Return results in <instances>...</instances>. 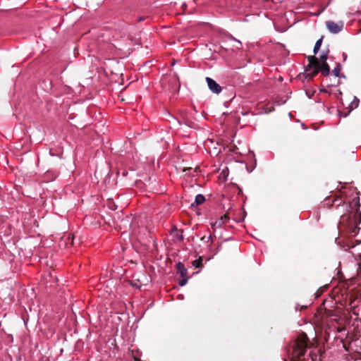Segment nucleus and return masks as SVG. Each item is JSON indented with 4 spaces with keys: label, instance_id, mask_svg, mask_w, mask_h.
<instances>
[{
    "label": "nucleus",
    "instance_id": "obj_4",
    "mask_svg": "<svg viewBox=\"0 0 361 361\" xmlns=\"http://www.w3.org/2000/svg\"><path fill=\"white\" fill-rule=\"evenodd\" d=\"M327 29L334 34L338 33L343 28V22L339 21L338 23H335L331 20L326 21V23Z\"/></svg>",
    "mask_w": 361,
    "mask_h": 361
},
{
    "label": "nucleus",
    "instance_id": "obj_19",
    "mask_svg": "<svg viewBox=\"0 0 361 361\" xmlns=\"http://www.w3.org/2000/svg\"><path fill=\"white\" fill-rule=\"evenodd\" d=\"M192 170V167H188V168H185H185L183 169L182 171L185 173L186 174L190 175V173H188V172H189V171H190Z\"/></svg>",
    "mask_w": 361,
    "mask_h": 361
},
{
    "label": "nucleus",
    "instance_id": "obj_9",
    "mask_svg": "<svg viewBox=\"0 0 361 361\" xmlns=\"http://www.w3.org/2000/svg\"><path fill=\"white\" fill-rule=\"evenodd\" d=\"M341 71V65L340 63H338L336 65V66L334 68V70L332 71V73L336 78H340V77L344 78L345 76L340 73Z\"/></svg>",
    "mask_w": 361,
    "mask_h": 361
},
{
    "label": "nucleus",
    "instance_id": "obj_11",
    "mask_svg": "<svg viewBox=\"0 0 361 361\" xmlns=\"http://www.w3.org/2000/svg\"><path fill=\"white\" fill-rule=\"evenodd\" d=\"M204 201H205L204 197L202 195L199 194V195H196V197H195V204L196 205H200V204H202V203H204ZM193 206H194V203H192L191 204V207H193Z\"/></svg>",
    "mask_w": 361,
    "mask_h": 361
},
{
    "label": "nucleus",
    "instance_id": "obj_3",
    "mask_svg": "<svg viewBox=\"0 0 361 361\" xmlns=\"http://www.w3.org/2000/svg\"><path fill=\"white\" fill-rule=\"evenodd\" d=\"M176 268L177 272L180 274V277L182 278V279L180 280V281H179V285L180 286H183L187 283L188 280V277L187 276L188 271H187L186 268L185 267L184 264L180 262H178L176 264Z\"/></svg>",
    "mask_w": 361,
    "mask_h": 361
},
{
    "label": "nucleus",
    "instance_id": "obj_17",
    "mask_svg": "<svg viewBox=\"0 0 361 361\" xmlns=\"http://www.w3.org/2000/svg\"><path fill=\"white\" fill-rule=\"evenodd\" d=\"M73 239H74V235L69 234L68 238H67L66 243L67 244L70 243L71 245H73Z\"/></svg>",
    "mask_w": 361,
    "mask_h": 361
},
{
    "label": "nucleus",
    "instance_id": "obj_13",
    "mask_svg": "<svg viewBox=\"0 0 361 361\" xmlns=\"http://www.w3.org/2000/svg\"><path fill=\"white\" fill-rule=\"evenodd\" d=\"M106 205L111 210H116L117 209V206L116 205V204L114 202V200H111V199H108L107 200Z\"/></svg>",
    "mask_w": 361,
    "mask_h": 361
},
{
    "label": "nucleus",
    "instance_id": "obj_10",
    "mask_svg": "<svg viewBox=\"0 0 361 361\" xmlns=\"http://www.w3.org/2000/svg\"><path fill=\"white\" fill-rule=\"evenodd\" d=\"M310 70H312V71L310 74H308V75H310V77L311 78H314L319 73V70L318 69L317 67L308 68L307 66L306 68H305V71H309Z\"/></svg>",
    "mask_w": 361,
    "mask_h": 361
},
{
    "label": "nucleus",
    "instance_id": "obj_12",
    "mask_svg": "<svg viewBox=\"0 0 361 361\" xmlns=\"http://www.w3.org/2000/svg\"><path fill=\"white\" fill-rule=\"evenodd\" d=\"M329 52V50H327L326 51H324L322 52V54L319 56V58L318 59L319 62L326 61V60L328 59Z\"/></svg>",
    "mask_w": 361,
    "mask_h": 361
},
{
    "label": "nucleus",
    "instance_id": "obj_18",
    "mask_svg": "<svg viewBox=\"0 0 361 361\" xmlns=\"http://www.w3.org/2000/svg\"><path fill=\"white\" fill-rule=\"evenodd\" d=\"M339 84H340V81H339V80L337 79L336 80L334 81V82L329 83V85L336 87V86H338Z\"/></svg>",
    "mask_w": 361,
    "mask_h": 361
},
{
    "label": "nucleus",
    "instance_id": "obj_21",
    "mask_svg": "<svg viewBox=\"0 0 361 361\" xmlns=\"http://www.w3.org/2000/svg\"><path fill=\"white\" fill-rule=\"evenodd\" d=\"M180 234L178 235V238L180 240H183V235H182V233H183V231H180Z\"/></svg>",
    "mask_w": 361,
    "mask_h": 361
},
{
    "label": "nucleus",
    "instance_id": "obj_15",
    "mask_svg": "<svg viewBox=\"0 0 361 361\" xmlns=\"http://www.w3.org/2000/svg\"><path fill=\"white\" fill-rule=\"evenodd\" d=\"M224 224V221H223V218H220L216 220L214 224H212L213 228L216 227H221Z\"/></svg>",
    "mask_w": 361,
    "mask_h": 361
},
{
    "label": "nucleus",
    "instance_id": "obj_8",
    "mask_svg": "<svg viewBox=\"0 0 361 361\" xmlns=\"http://www.w3.org/2000/svg\"><path fill=\"white\" fill-rule=\"evenodd\" d=\"M323 39H324V36H322L314 44V49H313V53H314V55H316L319 50L321 48V46H322V41H323Z\"/></svg>",
    "mask_w": 361,
    "mask_h": 361
},
{
    "label": "nucleus",
    "instance_id": "obj_5",
    "mask_svg": "<svg viewBox=\"0 0 361 361\" xmlns=\"http://www.w3.org/2000/svg\"><path fill=\"white\" fill-rule=\"evenodd\" d=\"M206 82L207 83L209 89L214 94H219L222 88L212 78L209 77L206 78Z\"/></svg>",
    "mask_w": 361,
    "mask_h": 361
},
{
    "label": "nucleus",
    "instance_id": "obj_16",
    "mask_svg": "<svg viewBox=\"0 0 361 361\" xmlns=\"http://www.w3.org/2000/svg\"><path fill=\"white\" fill-rule=\"evenodd\" d=\"M358 104H359V99H357L356 97H355L354 100L350 104V107H351V109L357 108L358 106Z\"/></svg>",
    "mask_w": 361,
    "mask_h": 361
},
{
    "label": "nucleus",
    "instance_id": "obj_1",
    "mask_svg": "<svg viewBox=\"0 0 361 361\" xmlns=\"http://www.w3.org/2000/svg\"><path fill=\"white\" fill-rule=\"evenodd\" d=\"M354 206L352 208H355V212H351L350 214H344L341 215L339 224L344 229L348 231L350 233H357L359 228L358 224L361 222V212L359 210L360 204L359 202V197L353 200Z\"/></svg>",
    "mask_w": 361,
    "mask_h": 361
},
{
    "label": "nucleus",
    "instance_id": "obj_6",
    "mask_svg": "<svg viewBox=\"0 0 361 361\" xmlns=\"http://www.w3.org/2000/svg\"><path fill=\"white\" fill-rule=\"evenodd\" d=\"M333 195L332 202L334 204V207L336 208L341 205H343L345 202V199L342 197L341 193L334 194Z\"/></svg>",
    "mask_w": 361,
    "mask_h": 361
},
{
    "label": "nucleus",
    "instance_id": "obj_23",
    "mask_svg": "<svg viewBox=\"0 0 361 361\" xmlns=\"http://www.w3.org/2000/svg\"><path fill=\"white\" fill-rule=\"evenodd\" d=\"M212 238H213V235H211L209 237V240H212Z\"/></svg>",
    "mask_w": 361,
    "mask_h": 361
},
{
    "label": "nucleus",
    "instance_id": "obj_14",
    "mask_svg": "<svg viewBox=\"0 0 361 361\" xmlns=\"http://www.w3.org/2000/svg\"><path fill=\"white\" fill-rule=\"evenodd\" d=\"M202 257H200L198 259L194 260L192 264V265L196 267V268H199V267H201L202 265Z\"/></svg>",
    "mask_w": 361,
    "mask_h": 361
},
{
    "label": "nucleus",
    "instance_id": "obj_20",
    "mask_svg": "<svg viewBox=\"0 0 361 361\" xmlns=\"http://www.w3.org/2000/svg\"><path fill=\"white\" fill-rule=\"evenodd\" d=\"M221 218H223V221H224V223L229 219L228 213L226 212L223 216Z\"/></svg>",
    "mask_w": 361,
    "mask_h": 361
},
{
    "label": "nucleus",
    "instance_id": "obj_2",
    "mask_svg": "<svg viewBox=\"0 0 361 361\" xmlns=\"http://www.w3.org/2000/svg\"><path fill=\"white\" fill-rule=\"evenodd\" d=\"M307 61L309 62L307 67H317L319 72L324 76H329L330 74V67L326 61L319 62L318 58L315 56H308Z\"/></svg>",
    "mask_w": 361,
    "mask_h": 361
},
{
    "label": "nucleus",
    "instance_id": "obj_7",
    "mask_svg": "<svg viewBox=\"0 0 361 361\" xmlns=\"http://www.w3.org/2000/svg\"><path fill=\"white\" fill-rule=\"evenodd\" d=\"M333 195H330L326 197L323 202V206L328 209H331L334 207V204L332 202Z\"/></svg>",
    "mask_w": 361,
    "mask_h": 361
},
{
    "label": "nucleus",
    "instance_id": "obj_22",
    "mask_svg": "<svg viewBox=\"0 0 361 361\" xmlns=\"http://www.w3.org/2000/svg\"><path fill=\"white\" fill-rule=\"evenodd\" d=\"M144 19H145L144 18L140 17V18L138 19V22H141V21L144 20Z\"/></svg>",
    "mask_w": 361,
    "mask_h": 361
}]
</instances>
